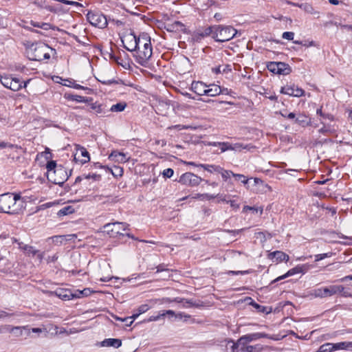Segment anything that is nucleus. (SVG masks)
I'll list each match as a JSON object with an SVG mask.
<instances>
[{
    "instance_id": "nucleus-31",
    "label": "nucleus",
    "mask_w": 352,
    "mask_h": 352,
    "mask_svg": "<svg viewBox=\"0 0 352 352\" xmlns=\"http://www.w3.org/2000/svg\"><path fill=\"white\" fill-rule=\"evenodd\" d=\"M46 168H47V172H48V175L51 178H52L53 177V175L54 174V170H56V168H58L56 166V162H54V161L48 162L47 165H46Z\"/></svg>"
},
{
    "instance_id": "nucleus-1",
    "label": "nucleus",
    "mask_w": 352,
    "mask_h": 352,
    "mask_svg": "<svg viewBox=\"0 0 352 352\" xmlns=\"http://www.w3.org/2000/svg\"><path fill=\"white\" fill-rule=\"evenodd\" d=\"M23 201L19 195L5 193L0 195V212L17 214L23 208Z\"/></svg>"
},
{
    "instance_id": "nucleus-49",
    "label": "nucleus",
    "mask_w": 352,
    "mask_h": 352,
    "mask_svg": "<svg viewBox=\"0 0 352 352\" xmlns=\"http://www.w3.org/2000/svg\"><path fill=\"white\" fill-rule=\"evenodd\" d=\"M246 146H243V145L240 143H236L234 144H231L230 151H241L243 148H245Z\"/></svg>"
},
{
    "instance_id": "nucleus-45",
    "label": "nucleus",
    "mask_w": 352,
    "mask_h": 352,
    "mask_svg": "<svg viewBox=\"0 0 352 352\" xmlns=\"http://www.w3.org/2000/svg\"><path fill=\"white\" fill-rule=\"evenodd\" d=\"M294 33L292 32H285L282 35V38L284 39H287L289 41H292L294 39Z\"/></svg>"
},
{
    "instance_id": "nucleus-2",
    "label": "nucleus",
    "mask_w": 352,
    "mask_h": 352,
    "mask_svg": "<svg viewBox=\"0 0 352 352\" xmlns=\"http://www.w3.org/2000/svg\"><path fill=\"white\" fill-rule=\"evenodd\" d=\"M139 46L137 47V58L140 64H144L151 57L153 50L151 39L146 35L139 36L138 39Z\"/></svg>"
},
{
    "instance_id": "nucleus-14",
    "label": "nucleus",
    "mask_w": 352,
    "mask_h": 352,
    "mask_svg": "<svg viewBox=\"0 0 352 352\" xmlns=\"http://www.w3.org/2000/svg\"><path fill=\"white\" fill-rule=\"evenodd\" d=\"M68 177L66 170L60 166L54 170V174L51 180L56 184L61 185L67 180Z\"/></svg>"
},
{
    "instance_id": "nucleus-41",
    "label": "nucleus",
    "mask_w": 352,
    "mask_h": 352,
    "mask_svg": "<svg viewBox=\"0 0 352 352\" xmlns=\"http://www.w3.org/2000/svg\"><path fill=\"white\" fill-rule=\"evenodd\" d=\"M218 146H219L221 152H225L226 151H230L231 144L229 142H219L218 143Z\"/></svg>"
},
{
    "instance_id": "nucleus-35",
    "label": "nucleus",
    "mask_w": 352,
    "mask_h": 352,
    "mask_svg": "<svg viewBox=\"0 0 352 352\" xmlns=\"http://www.w3.org/2000/svg\"><path fill=\"white\" fill-rule=\"evenodd\" d=\"M184 25L182 23L179 21H175L173 23L168 25L167 30L170 32L177 31L182 29Z\"/></svg>"
},
{
    "instance_id": "nucleus-11",
    "label": "nucleus",
    "mask_w": 352,
    "mask_h": 352,
    "mask_svg": "<svg viewBox=\"0 0 352 352\" xmlns=\"http://www.w3.org/2000/svg\"><path fill=\"white\" fill-rule=\"evenodd\" d=\"M138 37L134 34L130 33L124 36L122 38V42L124 47L130 52L135 51L137 47L139 46L138 42Z\"/></svg>"
},
{
    "instance_id": "nucleus-10",
    "label": "nucleus",
    "mask_w": 352,
    "mask_h": 352,
    "mask_svg": "<svg viewBox=\"0 0 352 352\" xmlns=\"http://www.w3.org/2000/svg\"><path fill=\"white\" fill-rule=\"evenodd\" d=\"M204 179L197 175L188 172L181 175L178 182L183 185L194 187L197 186Z\"/></svg>"
},
{
    "instance_id": "nucleus-26",
    "label": "nucleus",
    "mask_w": 352,
    "mask_h": 352,
    "mask_svg": "<svg viewBox=\"0 0 352 352\" xmlns=\"http://www.w3.org/2000/svg\"><path fill=\"white\" fill-rule=\"evenodd\" d=\"M302 272V266H296L291 270H289L286 274H285L283 276H278L277 278L274 280V282L279 281L280 280H283L287 277L292 276L294 274L300 273Z\"/></svg>"
},
{
    "instance_id": "nucleus-4",
    "label": "nucleus",
    "mask_w": 352,
    "mask_h": 352,
    "mask_svg": "<svg viewBox=\"0 0 352 352\" xmlns=\"http://www.w3.org/2000/svg\"><path fill=\"white\" fill-rule=\"evenodd\" d=\"M236 30L232 26L214 25L213 38L218 42H226L232 39Z\"/></svg>"
},
{
    "instance_id": "nucleus-56",
    "label": "nucleus",
    "mask_w": 352,
    "mask_h": 352,
    "mask_svg": "<svg viewBox=\"0 0 352 352\" xmlns=\"http://www.w3.org/2000/svg\"><path fill=\"white\" fill-rule=\"evenodd\" d=\"M327 254H320L316 255V261H318L320 260L324 259V258L327 257Z\"/></svg>"
},
{
    "instance_id": "nucleus-16",
    "label": "nucleus",
    "mask_w": 352,
    "mask_h": 352,
    "mask_svg": "<svg viewBox=\"0 0 352 352\" xmlns=\"http://www.w3.org/2000/svg\"><path fill=\"white\" fill-rule=\"evenodd\" d=\"M219 174L221 175L222 179L225 182H229V179H230L231 176L236 178V179H241L243 178L244 180L242 181V183L244 184H247L248 182V179L245 177V175L242 174H236L234 173L232 171L229 170H226L223 168H222V170L220 171Z\"/></svg>"
},
{
    "instance_id": "nucleus-17",
    "label": "nucleus",
    "mask_w": 352,
    "mask_h": 352,
    "mask_svg": "<svg viewBox=\"0 0 352 352\" xmlns=\"http://www.w3.org/2000/svg\"><path fill=\"white\" fill-rule=\"evenodd\" d=\"M228 344H231L232 352H248V343L241 338L236 342L229 341Z\"/></svg>"
},
{
    "instance_id": "nucleus-25",
    "label": "nucleus",
    "mask_w": 352,
    "mask_h": 352,
    "mask_svg": "<svg viewBox=\"0 0 352 352\" xmlns=\"http://www.w3.org/2000/svg\"><path fill=\"white\" fill-rule=\"evenodd\" d=\"M102 345L103 346H113L118 349L121 346L122 340L117 338H108L102 341Z\"/></svg>"
},
{
    "instance_id": "nucleus-40",
    "label": "nucleus",
    "mask_w": 352,
    "mask_h": 352,
    "mask_svg": "<svg viewBox=\"0 0 352 352\" xmlns=\"http://www.w3.org/2000/svg\"><path fill=\"white\" fill-rule=\"evenodd\" d=\"M74 212V209L71 206H66L60 209L58 214L60 216H65L69 214H72Z\"/></svg>"
},
{
    "instance_id": "nucleus-50",
    "label": "nucleus",
    "mask_w": 352,
    "mask_h": 352,
    "mask_svg": "<svg viewBox=\"0 0 352 352\" xmlns=\"http://www.w3.org/2000/svg\"><path fill=\"white\" fill-rule=\"evenodd\" d=\"M294 43L296 44H298V45H302L305 47L315 46V43L313 41H309V42L305 41L304 43H302V41H294Z\"/></svg>"
},
{
    "instance_id": "nucleus-13",
    "label": "nucleus",
    "mask_w": 352,
    "mask_h": 352,
    "mask_svg": "<svg viewBox=\"0 0 352 352\" xmlns=\"http://www.w3.org/2000/svg\"><path fill=\"white\" fill-rule=\"evenodd\" d=\"M14 242L17 243L19 248L24 251L28 256H35L36 255L39 261H41L43 258V253L35 250L32 246L28 245H24L23 243H20L17 239H14Z\"/></svg>"
},
{
    "instance_id": "nucleus-54",
    "label": "nucleus",
    "mask_w": 352,
    "mask_h": 352,
    "mask_svg": "<svg viewBox=\"0 0 352 352\" xmlns=\"http://www.w3.org/2000/svg\"><path fill=\"white\" fill-rule=\"evenodd\" d=\"M31 24L34 27L41 28L43 29H46V28L45 26L48 25L47 23H43L40 25L38 23H36V22H32Z\"/></svg>"
},
{
    "instance_id": "nucleus-43",
    "label": "nucleus",
    "mask_w": 352,
    "mask_h": 352,
    "mask_svg": "<svg viewBox=\"0 0 352 352\" xmlns=\"http://www.w3.org/2000/svg\"><path fill=\"white\" fill-rule=\"evenodd\" d=\"M151 307L147 304L141 305L138 307L137 311L140 314L146 312Z\"/></svg>"
},
{
    "instance_id": "nucleus-15",
    "label": "nucleus",
    "mask_w": 352,
    "mask_h": 352,
    "mask_svg": "<svg viewBox=\"0 0 352 352\" xmlns=\"http://www.w3.org/2000/svg\"><path fill=\"white\" fill-rule=\"evenodd\" d=\"M280 93L290 96L300 97L304 95L305 91L295 85H287L281 88Z\"/></svg>"
},
{
    "instance_id": "nucleus-23",
    "label": "nucleus",
    "mask_w": 352,
    "mask_h": 352,
    "mask_svg": "<svg viewBox=\"0 0 352 352\" xmlns=\"http://www.w3.org/2000/svg\"><path fill=\"white\" fill-rule=\"evenodd\" d=\"M269 257L271 259H275L276 262L287 261L289 260V256L281 251H275L270 254Z\"/></svg>"
},
{
    "instance_id": "nucleus-3",
    "label": "nucleus",
    "mask_w": 352,
    "mask_h": 352,
    "mask_svg": "<svg viewBox=\"0 0 352 352\" xmlns=\"http://www.w3.org/2000/svg\"><path fill=\"white\" fill-rule=\"evenodd\" d=\"M50 50H52V49L45 43H40L32 45L28 53L30 59L41 61L50 58Z\"/></svg>"
},
{
    "instance_id": "nucleus-8",
    "label": "nucleus",
    "mask_w": 352,
    "mask_h": 352,
    "mask_svg": "<svg viewBox=\"0 0 352 352\" xmlns=\"http://www.w3.org/2000/svg\"><path fill=\"white\" fill-rule=\"evenodd\" d=\"M30 80L24 82L21 81L19 78H14L12 76H4L1 78V84L6 88H8L14 91L20 90L22 87H26L27 84Z\"/></svg>"
},
{
    "instance_id": "nucleus-48",
    "label": "nucleus",
    "mask_w": 352,
    "mask_h": 352,
    "mask_svg": "<svg viewBox=\"0 0 352 352\" xmlns=\"http://www.w3.org/2000/svg\"><path fill=\"white\" fill-rule=\"evenodd\" d=\"M84 177L87 179H92L94 180H99L100 178V176L99 175H96V174H91V173H89V174H85L84 175Z\"/></svg>"
},
{
    "instance_id": "nucleus-64",
    "label": "nucleus",
    "mask_w": 352,
    "mask_h": 352,
    "mask_svg": "<svg viewBox=\"0 0 352 352\" xmlns=\"http://www.w3.org/2000/svg\"><path fill=\"white\" fill-rule=\"evenodd\" d=\"M140 314L137 312L136 314H133L131 317H129V320H134L135 319H136Z\"/></svg>"
},
{
    "instance_id": "nucleus-34",
    "label": "nucleus",
    "mask_w": 352,
    "mask_h": 352,
    "mask_svg": "<svg viewBox=\"0 0 352 352\" xmlns=\"http://www.w3.org/2000/svg\"><path fill=\"white\" fill-rule=\"evenodd\" d=\"M333 343L327 342L321 345L317 352H333L334 351Z\"/></svg>"
},
{
    "instance_id": "nucleus-9",
    "label": "nucleus",
    "mask_w": 352,
    "mask_h": 352,
    "mask_svg": "<svg viewBox=\"0 0 352 352\" xmlns=\"http://www.w3.org/2000/svg\"><path fill=\"white\" fill-rule=\"evenodd\" d=\"M267 68L270 72L280 75H287L292 72L289 65L283 62H270Z\"/></svg>"
},
{
    "instance_id": "nucleus-21",
    "label": "nucleus",
    "mask_w": 352,
    "mask_h": 352,
    "mask_svg": "<svg viewBox=\"0 0 352 352\" xmlns=\"http://www.w3.org/2000/svg\"><path fill=\"white\" fill-rule=\"evenodd\" d=\"M268 338V335L265 333H254L245 335L241 338L247 343L258 340L260 338Z\"/></svg>"
},
{
    "instance_id": "nucleus-6",
    "label": "nucleus",
    "mask_w": 352,
    "mask_h": 352,
    "mask_svg": "<svg viewBox=\"0 0 352 352\" xmlns=\"http://www.w3.org/2000/svg\"><path fill=\"white\" fill-rule=\"evenodd\" d=\"M344 289L342 285H330L329 287H320L314 290V295L316 297L327 298L342 292Z\"/></svg>"
},
{
    "instance_id": "nucleus-19",
    "label": "nucleus",
    "mask_w": 352,
    "mask_h": 352,
    "mask_svg": "<svg viewBox=\"0 0 352 352\" xmlns=\"http://www.w3.org/2000/svg\"><path fill=\"white\" fill-rule=\"evenodd\" d=\"M206 88H208V85L200 81L192 82L191 85L192 90L199 96L206 95Z\"/></svg>"
},
{
    "instance_id": "nucleus-30",
    "label": "nucleus",
    "mask_w": 352,
    "mask_h": 352,
    "mask_svg": "<svg viewBox=\"0 0 352 352\" xmlns=\"http://www.w3.org/2000/svg\"><path fill=\"white\" fill-rule=\"evenodd\" d=\"M318 132L325 135H329L336 132V129L333 126L324 125L323 127L319 129Z\"/></svg>"
},
{
    "instance_id": "nucleus-57",
    "label": "nucleus",
    "mask_w": 352,
    "mask_h": 352,
    "mask_svg": "<svg viewBox=\"0 0 352 352\" xmlns=\"http://www.w3.org/2000/svg\"><path fill=\"white\" fill-rule=\"evenodd\" d=\"M28 331H29L28 333H30V331H32L33 333H40L43 331V330L41 328H32L31 329H29Z\"/></svg>"
},
{
    "instance_id": "nucleus-7",
    "label": "nucleus",
    "mask_w": 352,
    "mask_h": 352,
    "mask_svg": "<svg viewBox=\"0 0 352 352\" xmlns=\"http://www.w3.org/2000/svg\"><path fill=\"white\" fill-rule=\"evenodd\" d=\"M87 19L90 24L99 28H104L107 25L106 16L98 12H89L87 14Z\"/></svg>"
},
{
    "instance_id": "nucleus-32",
    "label": "nucleus",
    "mask_w": 352,
    "mask_h": 352,
    "mask_svg": "<svg viewBox=\"0 0 352 352\" xmlns=\"http://www.w3.org/2000/svg\"><path fill=\"white\" fill-rule=\"evenodd\" d=\"M295 122L296 123H298V124L305 126L309 124L310 120L305 115L300 114L298 115V117L296 118Z\"/></svg>"
},
{
    "instance_id": "nucleus-24",
    "label": "nucleus",
    "mask_w": 352,
    "mask_h": 352,
    "mask_svg": "<svg viewBox=\"0 0 352 352\" xmlns=\"http://www.w3.org/2000/svg\"><path fill=\"white\" fill-rule=\"evenodd\" d=\"M199 167L203 168L205 170L210 173H218L219 174L220 171L222 170L221 166L215 164H200L197 165Z\"/></svg>"
},
{
    "instance_id": "nucleus-39",
    "label": "nucleus",
    "mask_w": 352,
    "mask_h": 352,
    "mask_svg": "<svg viewBox=\"0 0 352 352\" xmlns=\"http://www.w3.org/2000/svg\"><path fill=\"white\" fill-rule=\"evenodd\" d=\"M263 350V346L260 344L255 345L248 344V352H261Z\"/></svg>"
},
{
    "instance_id": "nucleus-60",
    "label": "nucleus",
    "mask_w": 352,
    "mask_h": 352,
    "mask_svg": "<svg viewBox=\"0 0 352 352\" xmlns=\"http://www.w3.org/2000/svg\"><path fill=\"white\" fill-rule=\"evenodd\" d=\"M73 88L76 89H87L88 88L85 87L79 84L74 83Z\"/></svg>"
},
{
    "instance_id": "nucleus-28",
    "label": "nucleus",
    "mask_w": 352,
    "mask_h": 352,
    "mask_svg": "<svg viewBox=\"0 0 352 352\" xmlns=\"http://www.w3.org/2000/svg\"><path fill=\"white\" fill-rule=\"evenodd\" d=\"M91 292L89 288H85L82 290H76L74 294H72V298H81L83 296H88L91 294Z\"/></svg>"
},
{
    "instance_id": "nucleus-55",
    "label": "nucleus",
    "mask_w": 352,
    "mask_h": 352,
    "mask_svg": "<svg viewBox=\"0 0 352 352\" xmlns=\"http://www.w3.org/2000/svg\"><path fill=\"white\" fill-rule=\"evenodd\" d=\"M72 293H70L69 294H63L62 295L61 294H59L58 296L63 300H70L71 298H72Z\"/></svg>"
},
{
    "instance_id": "nucleus-61",
    "label": "nucleus",
    "mask_w": 352,
    "mask_h": 352,
    "mask_svg": "<svg viewBox=\"0 0 352 352\" xmlns=\"http://www.w3.org/2000/svg\"><path fill=\"white\" fill-rule=\"evenodd\" d=\"M230 274H248V271H231L230 272Z\"/></svg>"
},
{
    "instance_id": "nucleus-53",
    "label": "nucleus",
    "mask_w": 352,
    "mask_h": 352,
    "mask_svg": "<svg viewBox=\"0 0 352 352\" xmlns=\"http://www.w3.org/2000/svg\"><path fill=\"white\" fill-rule=\"evenodd\" d=\"M162 314H164V317L166 315L170 317H174V316L175 315V311L173 310L162 311Z\"/></svg>"
},
{
    "instance_id": "nucleus-52",
    "label": "nucleus",
    "mask_w": 352,
    "mask_h": 352,
    "mask_svg": "<svg viewBox=\"0 0 352 352\" xmlns=\"http://www.w3.org/2000/svg\"><path fill=\"white\" fill-rule=\"evenodd\" d=\"M64 83L63 84L65 86L69 87H73L74 80L72 79H65L64 80Z\"/></svg>"
},
{
    "instance_id": "nucleus-38",
    "label": "nucleus",
    "mask_w": 352,
    "mask_h": 352,
    "mask_svg": "<svg viewBox=\"0 0 352 352\" xmlns=\"http://www.w3.org/2000/svg\"><path fill=\"white\" fill-rule=\"evenodd\" d=\"M91 108L92 110L95 111V112L97 114H101V113H105L104 107L102 104H98L96 102L92 103L91 104Z\"/></svg>"
},
{
    "instance_id": "nucleus-51",
    "label": "nucleus",
    "mask_w": 352,
    "mask_h": 352,
    "mask_svg": "<svg viewBox=\"0 0 352 352\" xmlns=\"http://www.w3.org/2000/svg\"><path fill=\"white\" fill-rule=\"evenodd\" d=\"M6 147H8V148H16L17 146L12 144H8V143L5 142H0V150L3 149L4 148H6Z\"/></svg>"
},
{
    "instance_id": "nucleus-20",
    "label": "nucleus",
    "mask_w": 352,
    "mask_h": 352,
    "mask_svg": "<svg viewBox=\"0 0 352 352\" xmlns=\"http://www.w3.org/2000/svg\"><path fill=\"white\" fill-rule=\"evenodd\" d=\"M109 158L115 162L118 163H126L129 160V157L127 156L126 154L118 151H113Z\"/></svg>"
},
{
    "instance_id": "nucleus-18",
    "label": "nucleus",
    "mask_w": 352,
    "mask_h": 352,
    "mask_svg": "<svg viewBox=\"0 0 352 352\" xmlns=\"http://www.w3.org/2000/svg\"><path fill=\"white\" fill-rule=\"evenodd\" d=\"M27 327H12L10 325H4L0 327V333H4L6 331H9L12 333L15 336H21L23 335V329H26Z\"/></svg>"
},
{
    "instance_id": "nucleus-47",
    "label": "nucleus",
    "mask_w": 352,
    "mask_h": 352,
    "mask_svg": "<svg viewBox=\"0 0 352 352\" xmlns=\"http://www.w3.org/2000/svg\"><path fill=\"white\" fill-rule=\"evenodd\" d=\"M174 171L172 168L164 169L162 172V175L166 178H170L173 175Z\"/></svg>"
},
{
    "instance_id": "nucleus-12",
    "label": "nucleus",
    "mask_w": 352,
    "mask_h": 352,
    "mask_svg": "<svg viewBox=\"0 0 352 352\" xmlns=\"http://www.w3.org/2000/svg\"><path fill=\"white\" fill-rule=\"evenodd\" d=\"M74 160L84 164L90 160L89 152L85 148L79 145L76 146V153H74Z\"/></svg>"
},
{
    "instance_id": "nucleus-59",
    "label": "nucleus",
    "mask_w": 352,
    "mask_h": 352,
    "mask_svg": "<svg viewBox=\"0 0 352 352\" xmlns=\"http://www.w3.org/2000/svg\"><path fill=\"white\" fill-rule=\"evenodd\" d=\"M346 348L344 350L352 351V342H346Z\"/></svg>"
},
{
    "instance_id": "nucleus-42",
    "label": "nucleus",
    "mask_w": 352,
    "mask_h": 352,
    "mask_svg": "<svg viewBox=\"0 0 352 352\" xmlns=\"http://www.w3.org/2000/svg\"><path fill=\"white\" fill-rule=\"evenodd\" d=\"M345 343L346 342L333 343L334 351L338 350H344L346 348Z\"/></svg>"
},
{
    "instance_id": "nucleus-27",
    "label": "nucleus",
    "mask_w": 352,
    "mask_h": 352,
    "mask_svg": "<svg viewBox=\"0 0 352 352\" xmlns=\"http://www.w3.org/2000/svg\"><path fill=\"white\" fill-rule=\"evenodd\" d=\"M198 34L201 37L212 36L213 38V34H214V25L207 27L204 30H200Z\"/></svg>"
},
{
    "instance_id": "nucleus-22",
    "label": "nucleus",
    "mask_w": 352,
    "mask_h": 352,
    "mask_svg": "<svg viewBox=\"0 0 352 352\" xmlns=\"http://www.w3.org/2000/svg\"><path fill=\"white\" fill-rule=\"evenodd\" d=\"M222 89L220 86L215 84H210L206 88V96L214 97L221 94Z\"/></svg>"
},
{
    "instance_id": "nucleus-33",
    "label": "nucleus",
    "mask_w": 352,
    "mask_h": 352,
    "mask_svg": "<svg viewBox=\"0 0 352 352\" xmlns=\"http://www.w3.org/2000/svg\"><path fill=\"white\" fill-rule=\"evenodd\" d=\"M65 98L70 100L76 101L78 102H87L88 101V99L87 98L79 95L68 94L65 95Z\"/></svg>"
},
{
    "instance_id": "nucleus-36",
    "label": "nucleus",
    "mask_w": 352,
    "mask_h": 352,
    "mask_svg": "<svg viewBox=\"0 0 352 352\" xmlns=\"http://www.w3.org/2000/svg\"><path fill=\"white\" fill-rule=\"evenodd\" d=\"M217 195H210L208 193H204V194H197L195 197H194V199H199L201 200H211L212 199H214L215 197H218Z\"/></svg>"
},
{
    "instance_id": "nucleus-29",
    "label": "nucleus",
    "mask_w": 352,
    "mask_h": 352,
    "mask_svg": "<svg viewBox=\"0 0 352 352\" xmlns=\"http://www.w3.org/2000/svg\"><path fill=\"white\" fill-rule=\"evenodd\" d=\"M126 107V103L125 102H122L113 104L110 108V111L112 112H121L123 111Z\"/></svg>"
},
{
    "instance_id": "nucleus-5",
    "label": "nucleus",
    "mask_w": 352,
    "mask_h": 352,
    "mask_svg": "<svg viewBox=\"0 0 352 352\" xmlns=\"http://www.w3.org/2000/svg\"><path fill=\"white\" fill-rule=\"evenodd\" d=\"M129 225L124 222H113L107 223L104 226V232L110 237L118 238L120 236H124L122 231L129 230Z\"/></svg>"
},
{
    "instance_id": "nucleus-44",
    "label": "nucleus",
    "mask_w": 352,
    "mask_h": 352,
    "mask_svg": "<svg viewBox=\"0 0 352 352\" xmlns=\"http://www.w3.org/2000/svg\"><path fill=\"white\" fill-rule=\"evenodd\" d=\"M164 318V314L162 312H160L156 316H151L147 319V322H154L160 320L161 318Z\"/></svg>"
},
{
    "instance_id": "nucleus-62",
    "label": "nucleus",
    "mask_w": 352,
    "mask_h": 352,
    "mask_svg": "<svg viewBox=\"0 0 352 352\" xmlns=\"http://www.w3.org/2000/svg\"><path fill=\"white\" fill-rule=\"evenodd\" d=\"M187 317V316L186 315H184L182 313H178V314H175V315L174 316V317L176 318V319H182L183 317ZM189 316H188V318Z\"/></svg>"
},
{
    "instance_id": "nucleus-46",
    "label": "nucleus",
    "mask_w": 352,
    "mask_h": 352,
    "mask_svg": "<svg viewBox=\"0 0 352 352\" xmlns=\"http://www.w3.org/2000/svg\"><path fill=\"white\" fill-rule=\"evenodd\" d=\"M243 211L250 210V211L256 212L259 210L261 214L263 213V208H260L258 209V208H255V207H252V206H245L243 207Z\"/></svg>"
},
{
    "instance_id": "nucleus-58",
    "label": "nucleus",
    "mask_w": 352,
    "mask_h": 352,
    "mask_svg": "<svg viewBox=\"0 0 352 352\" xmlns=\"http://www.w3.org/2000/svg\"><path fill=\"white\" fill-rule=\"evenodd\" d=\"M228 203H230V206L233 208L235 210L239 209V205L235 202V201H229Z\"/></svg>"
},
{
    "instance_id": "nucleus-63",
    "label": "nucleus",
    "mask_w": 352,
    "mask_h": 352,
    "mask_svg": "<svg viewBox=\"0 0 352 352\" xmlns=\"http://www.w3.org/2000/svg\"><path fill=\"white\" fill-rule=\"evenodd\" d=\"M348 280H352V275L344 276V278L340 279V281L345 282L347 281Z\"/></svg>"
},
{
    "instance_id": "nucleus-37",
    "label": "nucleus",
    "mask_w": 352,
    "mask_h": 352,
    "mask_svg": "<svg viewBox=\"0 0 352 352\" xmlns=\"http://www.w3.org/2000/svg\"><path fill=\"white\" fill-rule=\"evenodd\" d=\"M212 71L213 73L217 74H221V73H225L227 72H230L231 68H230V65H225L223 69H221V66H218V67L212 68Z\"/></svg>"
}]
</instances>
